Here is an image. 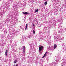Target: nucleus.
Wrapping results in <instances>:
<instances>
[{
  "label": "nucleus",
  "mask_w": 66,
  "mask_h": 66,
  "mask_svg": "<svg viewBox=\"0 0 66 66\" xmlns=\"http://www.w3.org/2000/svg\"><path fill=\"white\" fill-rule=\"evenodd\" d=\"M43 49H44V46H42L40 47H39V51H41Z\"/></svg>",
  "instance_id": "f257e3e1"
},
{
  "label": "nucleus",
  "mask_w": 66,
  "mask_h": 66,
  "mask_svg": "<svg viewBox=\"0 0 66 66\" xmlns=\"http://www.w3.org/2000/svg\"><path fill=\"white\" fill-rule=\"evenodd\" d=\"M23 52L24 53V52L26 51V47H25V46H23Z\"/></svg>",
  "instance_id": "f03ea898"
},
{
  "label": "nucleus",
  "mask_w": 66,
  "mask_h": 66,
  "mask_svg": "<svg viewBox=\"0 0 66 66\" xmlns=\"http://www.w3.org/2000/svg\"><path fill=\"white\" fill-rule=\"evenodd\" d=\"M8 52V50H6L5 51V54L6 56H7V52Z\"/></svg>",
  "instance_id": "7ed1b4c3"
},
{
  "label": "nucleus",
  "mask_w": 66,
  "mask_h": 66,
  "mask_svg": "<svg viewBox=\"0 0 66 66\" xmlns=\"http://www.w3.org/2000/svg\"><path fill=\"white\" fill-rule=\"evenodd\" d=\"M47 53V52H46L45 54H44V55L43 56V57H42L43 59V58H44V57H45V56H46V54Z\"/></svg>",
  "instance_id": "20e7f679"
},
{
  "label": "nucleus",
  "mask_w": 66,
  "mask_h": 66,
  "mask_svg": "<svg viewBox=\"0 0 66 66\" xmlns=\"http://www.w3.org/2000/svg\"><path fill=\"white\" fill-rule=\"evenodd\" d=\"M22 13L23 14H25V15H26V14H29L28 13H27V12H26L25 13L24 12H22Z\"/></svg>",
  "instance_id": "39448f33"
},
{
  "label": "nucleus",
  "mask_w": 66,
  "mask_h": 66,
  "mask_svg": "<svg viewBox=\"0 0 66 66\" xmlns=\"http://www.w3.org/2000/svg\"><path fill=\"white\" fill-rule=\"evenodd\" d=\"M54 49H55L56 48V47H57V45L56 44H54Z\"/></svg>",
  "instance_id": "423d86ee"
},
{
  "label": "nucleus",
  "mask_w": 66,
  "mask_h": 66,
  "mask_svg": "<svg viewBox=\"0 0 66 66\" xmlns=\"http://www.w3.org/2000/svg\"><path fill=\"white\" fill-rule=\"evenodd\" d=\"M28 27V24H27L26 25V28H25V30H27V28Z\"/></svg>",
  "instance_id": "0eeeda50"
},
{
  "label": "nucleus",
  "mask_w": 66,
  "mask_h": 66,
  "mask_svg": "<svg viewBox=\"0 0 66 66\" xmlns=\"http://www.w3.org/2000/svg\"><path fill=\"white\" fill-rule=\"evenodd\" d=\"M44 4L45 5H46V4H47V2L46 1L44 3Z\"/></svg>",
  "instance_id": "6e6552de"
},
{
  "label": "nucleus",
  "mask_w": 66,
  "mask_h": 66,
  "mask_svg": "<svg viewBox=\"0 0 66 66\" xmlns=\"http://www.w3.org/2000/svg\"><path fill=\"white\" fill-rule=\"evenodd\" d=\"M16 62H17V60H15L14 62V64H16Z\"/></svg>",
  "instance_id": "1a4fd4ad"
},
{
  "label": "nucleus",
  "mask_w": 66,
  "mask_h": 66,
  "mask_svg": "<svg viewBox=\"0 0 66 66\" xmlns=\"http://www.w3.org/2000/svg\"><path fill=\"white\" fill-rule=\"evenodd\" d=\"M38 11V9H37L36 10H35V12H37Z\"/></svg>",
  "instance_id": "9d476101"
},
{
  "label": "nucleus",
  "mask_w": 66,
  "mask_h": 66,
  "mask_svg": "<svg viewBox=\"0 0 66 66\" xmlns=\"http://www.w3.org/2000/svg\"><path fill=\"white\" fill-rule=\"evenodd\" d=\"M33 33L34 34H35V31L34 30H33Z\"/></svg>",
  "instance_id": "9b49d317"
},
{
  "label": "nucleus",
  "mask_w": 66,
  "mask_h": 66,
  "mask_svg": "<svg viewBox=\"0 0 66 66\" xmlns=\"http://www.w3.org/2000/svg\"><path fill=\"white\" fill-rule=\"evenodd\" d=\"M33 26H35V25L34 24H33Z\"/></svg>",
  "instance_id": "f8f14e48"
},
{
  "label": "nucleus",
  "mask_w": 66,
  "mask_h": 66,
  "mask_svg": "<svg viewBox=\"0 0 66 66\" xmlns=\"http://www.w3.org/2000/svg\"><path fill=\"white\" fill-rule=\"evenodd\" d=\"M15 66H18V64H16Z\"/></svg>",
  "instance_id": "ddd939ff"
},
{
  "label": "nucleus",
  "mask_w": 66,
  "mask_h": 66,
  "mask_svg": "<svg viewBox=\"0 0 66 66\" xmlns=\"http://www.w3.org/2000/svg\"><path fill=\"white\" fill-rule=\"evenodd\" d=\"M14 66H15V65H14Z\"/></svg>",
  "instance_id": "4468645a"
}]
</instances>
